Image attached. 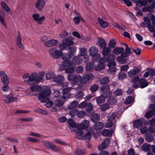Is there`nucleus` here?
Returning <instances> with one entry per match:
<instances>
[{
    "label": "nucleus",
    "instance_id": "1",
    "mask_svg": "<svg viewBox=\"0 0 155 155\" xmlns=\"http://www.w3.org/2000/svg\"><path fill=\"white\" fill-rule=\"evenodd\" d=\"M45 75V73L43 71L39 72L38 75L36 72L33 73L31 74L27 80V84L31 86L30 89L32 91L41 92L42 90V88L36 84L43 80Z\"/></svg>",
    "mask_w": 155,
    "mask_h": 155
},
{
    "label": "nucleus",
    "instance_id": "2",
    "mask_svg": "<svg viewBox=\"0 0 155 155\" xmlns=\"http://www.w3.org/2000/svg\"><path fill=\"white\" fill-rule=\"evenodd\" d=\"M51 90L50 89H44L39 94V100L42 103H46L49 101V96L51 94Z\"/></svg>",
    "mask_w": 155,
    "mask_h": 155
},
{
    "label": "nucleus",
    "instance_id": "3",
    "mask_svg": "<svg viewBox=\"0 0 155 155\" xmlns=\"http://www.w3.org/2000/svg\"><path fill=\"white\" fill-rule=\"evenodd\" d=\"M73 62L72 61H68L67 62H62V64L63 68V70H65L66 73L69 74H73L74 71V68L72 66Z\"/></svg>",
    "mask_w": 155,
    "mask_h": 155
},
{
    "label": "nucleus",
    "instance_id": "4",
    "mask_svg": "<svg viewBox=\"0 0 155 155\" xmlns=\"http://www.w3.org/2000/svg\"><path fill=\"white\" fill-rule=\"evenodd\" d=\"M49 52L52 58L56 59L59 58L62 54V51L61 50H57L54 48H50Z\"/></svg>",
    "mask_w": 155,
    "mask_h": 155
},
{
    "label": "nucleus",
    "instance_id": "5",
    "mask_svg": "<svg viewBox=\"0 0 155 155\" xmlns=\"http://www.w3.org/2000/svg\"><path fill=\"white\" fill-rule=\"evenodd\" d=\"M81 78L79 75L69 74L67 78L68 80L71 81L74 85H75L80 81Z\"/></svg>",
    "mask_w": 155,
    "mask_h": 155
},
{
    "label": "nucleus",
    "instance_id": "6",
    "mask_svg": "<svg viewBox=\"0 0 155 155\" xmlns=\"http://www.w3.org/2000/svg\"><path fill=\"white\" fill-rule=\"evenodd\" d=\"M64 77L63 75H56L54 78L53 81L58 84L59 85L63 86L64 85Z\"/></svg>",
    "mask_w": 155,
    "mask_h": 155
},
{
    "label": "nucleus",
    "instance_id": "7",
    "mask_svg": "<svg viewBox=\"0 0 155 155\" xmlns=\"http://www.w3.org/2000/svg\"><path fill=\"white\" fill-rule=\"evenodd\" d=\"M32 17L34 20L37 21L39 25H41L43 21L45 20V17L42 16L40 17V15L38 14H35L32 15Z\"/></svg>",
    "mask_w": 155,
    "mask_h": 155
},
{
    "label": "nucleus",
    "instance_id": "8",
    "mask_svg": "<svg viewBox=\"0 0 155 155\" xmlns=\"http://www.w3.org/2000/svg\"><path fill=\"white\" fill-rule=\"evenodd\" d=\"M5 97L6 98L4 99V101L5 103L8 104L16 101L18 100L17 97H13V94L12 93H10L7 95Z\"/></svg>",
    "mask_w": 155,
    "mask_h": 155
},
{
    "label": "nucleus",
    "instance_id": "9",
    "mask_svg": "<svg viewBox=\"0 0 155 155\" xmlns=\"http://www.w3.org/2000/svg\"><path fill=\"white\" fill-rule=\"evenodd\" d=\"M42 143L44 146L48 148L51 149L54 151H57L58 150V148L57 147L52 144L49 142L44 141H43Z\"/></svg>",
    "mask_w": 155,
    "mask_h": 155
},
{
    "label": "nucleus",
    "instance_id": "10",
    "mask_svg": "<svg viewBox=\"0 0 155 155\" xmlns=\"http://www.w3.org/2000/svg\"><path fill=\"white\" fill-rule=\"evenodd\" d=\"M71 88L70 87L65 88L62 90L63 95L62 97L64 99L68 98L71 96V94L70 92Z\"/></svg>",
    "mask_w": 155,
    "mask_h": 155
},
{
    "label": "nucleus",
    "instance_id": "11",
    "mask_svg": "<svg viewBox=\"0 0 155 155\" xmlns=\"http://www.w3.org/2000/svg\"><path fill=\"white\" fill-rule=\"evenodd\" d=\"M0 76L1 77V81L3 84L9 83L8 78L7 75L3 71H0Z\"/></svg>",
    "mask_w": 155,
    "mask_h": 155
},
{
    "label": "nucleus",
    "instance_id": "12",
    "mask_svg": "<svg viewBox=\"0 0 155 155\" xmlns=\"http://www.w3.org/2000/svg\"><path fill=\"white\" fill-rule=\"evenodd\" d=\"M45 2L43 0H38L35 4V6L37 10L41 11L44 8Z\"/></svg>",
    "mask_w": 155,
    "mask_h": 155
},
{
    "label": "nucleus",
    "instance_id": "13",
    "mask_svg": "<svg viewBox=\"0 0 155 155\" xmlns=\"http://www.w3.org/2000/svg\"><path fill=\"white\" fill-rule=\"evenodd\" d=\"M58 42V40L54 39H52L48 41L45 43L44 45L46 47H50L56 45Z\"/></svg>",
    "mask_w": 155,
    "mask_h": 155
},
{
    "label": "nucleus",
    "instance_id": "14",
    "mask_svg": "<svg viewBox=\"0 0 155 155\" xmlns=\"http://www.w3.org/2000/svg\"><path fill=\"white\" fill-rule=\"evenodd\" d=\"M140 71V69L137 67H134L133 70L129 71L128 72L129 76L130 78H132L136 75Z\"/></svg>",
    "mask_w": 155,
    "mask_h": 155
},
{
    "label": "nucleus",
    "instance_id": "15",
    "mask_svg": "<svg viewBox=\"0 0 155 155\" xmlns=\"http://www.w3.org/2000/svg\"><path fill=\"white\" fill-rule=\"evenodd\" d=\"M143 123V121L141 119L136 120L133 123V127L134 128H139L142 126Z\"/></svg>",
    "mask_w": 155,
    "mask_h": 155
},
{
    "label": "nucleus",
    "instance_id": "16",
    "mask_svg": "<svg viewBox=\"0 0 155 155\" xmlns=\"http://www.w3.org/2000/svg\"><path fill=\"white\" fill-rule=\"evenodd\" d=\"M113 130L112 129H104L103 130L102 134L105 137H111L113 134Z\"/></svg>",
    "mask_w": 155,
    "mask_h": 155
},
{
    "label": "nucleus",
    "instance_id": "17",
    "mask_svg": "<svg viewBox=\"0 0 155 155\" xmlns=\"http://www.w3.org/2000/svg\"><path fill=\"white\" fill-rule=\"evenodd\" d=\"M138 83L140 85V87L141 88H143L147 87L149 84L148 82L146 81L145 79L143 78L140 79Z\"/></svg>",
    "mask_w": 155,
    "mask_h": 155
},
{
    "label": "nucleus",
    "instance_id": "18",
    "mask_svg": "<svg viewBox=\"0 0 155 155\" xmlns=\"http://www.w3.org/2000/svg\"><path fill=\"white\" fill-rule=\"evenodd\" d=\"M133 53L132 49H131L130 48H125V52H124L123 53H122L120 56L123 57L127 58L129 56V54H131Z\"/></svg>",
    "mask_w": 155,
    "mask_h": 155
},
{
    "label": "nucleus",
    "instance_id": "19",
    "mask_svg": "<svg viewBox=\"0 0 155 155\" xmlns=\"http://www.w3.org/2000/svg\"><path fill=\"white\" fill-rule=\"evenodd\" d=\"M94 126V128L96 130L102 129L104 126V124L101 122H96L95 123Z\"/></svg>",
    "mask_w": 155,
    "mask_h": 155
},
{
    "label": "nucleus",
    "instance_id": "20",
    "mask_svg": "<svg viewBox=\"0 0 155 155\" xmlns=\"http://www.w3.org/2000/svg\"><path fill=\"white\" fill-rule=\"evenodd\" d=\"M62 59L64 61L63 62H67L68 61H72L71 60H70L72 57L71 56L69 53L62 54L61 55Z\"/></svg>",
    "mask_w": 155,
    "mask_h": 155
},
{
    "label": "nucleus",
    "instance_id": "21",
    "mask_svg": "<svg viewBox=\"0 0 155 155\" xmlns=\"http://www.w3.org/2000/svg\"><path fill=\"white\" fill-rule=\"evenodd\" d=\"M124 49L123 48L116 47L113 50V53L117 55L121 54L124 51Z\"/></svg>",
    "mask_w": 155,
    "mask_h": 155
},
{
    "label": "nucleus",
    "instance_id": "22",
    "mask_svg": "<svg viewBox=\"0 0 155 155\" xmlns=\"http://www.w3.org/2000/svg\"><path fill=\"white\" fill-rule=\"evenodd\" d=\"M98 52V49L96 47H91L90 48L88 51L89 55L91 56L97 53Z\"/></svg>",
    "mask_w": 155,
    "mask_h": 155
},
{
    "label": "nucleus",
    "instance_id": "23",
    "mask_svg": "<svg viewBox=\"0 0 155 155\" xmlns=\"http://www.w3.org/2000/svg\"><path fill=\"white\" fill-rule=\"evenodd\" d=\"M100 115L97 113H93L91 116V121L94 123L97 122L99 119Z\"/></svg>",
    "mask_w": 155,
    "mask_h": 155
},
{
    "label": "nucleus",
    "instance_id": "24",
    "mask_svg": "<svg viewBox=\"0 0 155 155\" xmlns=\"http://www.w3.org/2000/svg\"><path fill=\"white\" fill-rule=\"evenodd\" d=\"M83 131L82 130L78 129V130L76 132L75 134V137L76 138L79 140H83Z\"/></svg>",
    "mask_w": 155,
    "mask_h": 155
},
{
    "label": "nucleus",
    "instance_id": "25",
    "mask_svg": "<svg viewBox=\"0 0 155 155\" xmlns=\"http://www.w3.org/2000/svg\"><path fill=\"white\" fill-rule=\"evenodd\" d=\"M98 21L102 28H107L109 25L107 22L104 21L100 18H98Z\"/></svg>",
    "mask_w": 155,
    "mask_h": 155
},
{
    "label": "nucleus",
    "instance_id": "26",
    "mask_svg": "<svg viewBox=\"0 0 155 155\" xmlns=\"http://www.w3.org/2000/svg\"><path fill=\"white\" fill-rule=\"evenodd\" d=\"M102 48V54L104 56H107L111 52V50L110 48L105 47Z\"/></svg>",
    "mask_w": 155,
    "mask_h": 155
},
{
    "label": "nucleus",
    "instance_id": "27",
    "mask_svg": "<svg viewBox=\"0 0 155 155\" xmlns=\"http://www.w3.org/2000/svg\"><path fill=\"white\" fill-rule=\"evenodd\" d=\"M113 25L114 27L122 31H125L127 29L126 27L122 24L120 25L118 23H114Z\"/></svg>",
    "mask_w": 155,
    "mask_h": 155
},
{
    "label": "nucleus",
    "instance_id": "28",
    "mask_svg": "<svg viewBox=\"0 0 155 155\" xmlns=\"http://www.w3.org/2000/svg\"><path fill=\"white\" fill-rule=\"evenodd\" d=\"M73 61L75 64H79L82 62L83 59L81 56H77L73 58Z\"/></svg>",
    "mask_w": 155,
    "mask_h": 155
},
{
    "label": "nucleus",
    "instance_id": "29",
    "mask_svg": "<svg viewBox=\"0 0 155 155\" xmlns=\"http://www.w3.org/2000/svg\"><path fill=\"white\" fill-rule=\"evenodd\" d=\"M77 48L74 46H72L71 47H69V48L68 49V50L69 54L73 57L76 54Z\"/></svg>",
    "mask_w": 155,
    "mask_h": 155
},
{
    "label": "nucleus",
    "instance_id": "30",
    "mask_svg": "<svg viewBox=\"0 0 155 155\" xmlns=\"http://www.w3.org/2000/svg\"><path fill=\"white\" fill-rule=\"evenodd\" d=\"M94 68V63L93 62H90L87 63L86 67V69L87 71H90L93 69Z\"/></svg>",
    "mask_w": 155,
    "mask_h": 155
},
{
    "label": "nucleus",
    "instance_id": "31",
    "mask_svg": "<svg viewBox=\"0 0 155 155\" xmlns=\"http://www.w3.org/2000/svg\"><path fill=\"white\" fill-rule=\"evenodd\" d=\"M94 77L92 74L88 73L84 75L83 77V80L85 82H88Z\"/></svg>",
    "mask_w": 155,
    "mask_h": 155
},
{
    "label": "nucleus",
    "instance_id": "32",
    "mask_svg": "<svg viewBox=\"0 0 155 155\" xmlns=\"http://www.w3.org/2000/svg\"><path fill=\"white\" fill-rule=\"evenodd\" d=\"M105 65L103 63L99 62L97 65L95 70L97 71H101L105 68Z\"/></svg>",
    "mask_w": 155,
    "mask_h": 155
},
{
    "label": "nucleus",
    "instance_id": "33",
    "mask_svg": "<svg viewBox=\"0 0 155 155\" xmlns=\"http://www.w3.org/2000/svg\"><path fill=\"white\" fill-rule=\"evenodd\" d=\"M96 101L97 104L98 105H100L105 101V97L104 96L101 95L97 98Z\"/></svg>",
    "mask_w": 155,
    "mask_h": 155
},
{
    "label": "nucleus",
    "instance_id": "34",
    "mask_svg": "<svg viewBox=\"0 0 155 155\" xmlns=\"http://www.w3.org/2000/svg\"><path fill=\"white\" fill-rule=\"evenodd\" d=\"M98 41L99 45L101 48H102L106 47V41L102 38H99Z\"/></svg>",
    "mask_w": 155,
    "mask_h": 155
},
{
    "label": "nucleus",
    "instance_id": "35",
    "mask_svg": "<svg viewBox=\"0 0 155 155\" xmlns=\"http://www.w3.org/2000/svg\"><path fill=\"white\" fill-rule=\"evenodd\" d=\"M109 81V78L108 77H105L101 79L100 80L99 82L100 84L105 85Z\"/></svg>",
    "mask_w": 155,
    "mask_h": 155
},
{
    "label": "nucleus",
    "instance_id": "36",
    "mask_svg": "<svg viewBox=\"0 0 155 155\" xmlns=\"http://www.w3.org/2000/svg\"><path fill=\"white\" fill-rule=\"evenodd\" d=\"M55 76H56L55 73L54 72L52 71H50L46 74L47 79L48 80L52 79L53 80V81L54 78Z\"/></svg>",
    "mask_w": 155,
    "mask_h": 155
},
{
    "label": "nucleus",
    "instance_id": "37",
    "mask_svg": "<svg viewBox=\"0 0 155 155\" xmlns=\"http://www.w3.org/2000/svg\"><path fill=\"white\" fill-rule=\"evenodd\" d=\"M1 5L3 9L6 12H8L10 11L11 10L10 8L4 2H1Z\"/></svg>",
    "mask_w": 155,
    "mask_h": 155
},
{
    "label": "nucleus",
    "instance_id": "38",
    "mask_svg": "<svg viewBox=\"0 0 155 155\" xmlns=\"http://www.w3.org/2000/svg\"><path fill=\"white\" fill-rule=\"evenodd\" d=\"M141 149L142 150L148 152L150 150L149 145L147 143H145L143 144L141 147Z\"/></svg>",
    "mask_w": 155,
    "mask_h": 155
},
{
    "label": "nucleus",
    "instance_id": "39",
    "mask_svg": "<svg viewBox=\"0 0 155 155\" xmlns=\"http://www.w3.org/2000/svg\"><path fill=\"white\" fill-rule=\"evenodd\" d=\"M145 140L147 142H150L152 141L153 139V137L151 134L148 133L145 135Z\"/></svg>",
    "mask_w": 155,
    "mask_h": 155
},
{
    "label": "nucleus",
    "instance_id": "40",
    "mask_svg": "<svg viewBox=\"0 0 155 155\" xmlns=\"http://www.w3.org/2000/svg\"><path fill=\"white\" fill-rule=\"evenodd\" d=\"M78 102L76 101H74L71 103L68 106V108L71 110L73 109H75V108L77 107Z\"/></svg>",
    "mask_w": 155,
    "mask_h": 155
},
{
    "label": "nucleus",
    "instance_id": "41",
    "mask_svg": "<svg viewBox=\"0 0 155 155\" xmlns=\"http://www.w3.org/2000/svg\"><path fill=\"white\" fill-rule=\"evenodd\" d=\"M68 123L70 127L74 128L76 127V123L74 120L72 119H69Z\"/></svg>",
    "mask_w": 155,
    "mask_h": 155
},
{
    "label": "nucleus",
    "instance_id": "42",
    "mask_svg": "<svg viewBox=\"0 0 155 155\" xmlns=\"http://www.w3.org/2000/svg\"><path fill=\"white\" fill-rule=\"evenodd\" d=\"M133 97L131 96H129L124 101V103L126 104H132L133 103Z\"/></svg>",
    "mask_w": 155,
    "mask_h": 155
},
{
    "label": "nucleus",
    "instance_id": "43",
    "mask_svg": "<svg viewBox=\"0 0 155 155\" xmlns=\"http://www.w3.org/2000/svg\"><path fill=\"white\" fill-rule=\"evenodd\" d=\"M59 48L61 50H64L68 49L69 48V47L65 43H63L59 45Z\"/></svg>",
    "mask_w": 155,
    "mask_h": 155
},
{
    "label": "nucleus",
    "instance_id": "44",
    "mask_svg": "<svg viewBox=\"0 0 155 155\" xmlns=\"http://www.w3.org/2000/svg\"><path fill=\"white\" fill-rule=\"evenodd\" d=\"M75 155H85V152L80 149H77L74 152Z\"/></svg>",
    "mask_w": 155,
    "mask_h": 155
},
{
    "label": "nucleus",
    "instance_id": "45",
    "mask_svg": "<svg viewBox=\"0 0 155 155\" xmlns=\"http://www.w3.org/2000/svg\"><path fill=\"white\" fill-rule=\"evenodd\" d=\"M124 57H122L121 56L117 57V60L118 63L125 64L127 62V59L124 58Z\"/></svg>",
    "mask_w": 155,
    "mask_h": 155
},
{
    "label": "nucleus",
    "instance_id": "46",
    "mask_svg": "<svg viewBox=\"0 0 155 155\" xmlns=\"http://www.w3.org/2000/svg\"><path fill=\"white\" fill-rule=\"evenodd\" d=\"M116 44V42L114 39H111L109 43V48H114Z\"/></svg>",
    "mask_w": 155,
    "mask_h": 155
},
{
    "label": "nucleus",
    "instance_id": "47",
    "mask_svg": "<svg viewBox=\"0 0 155 155\" xmlns=\"http://www.w3.org/2000/svg\"><path fill=\"white\" fill-rule=\"evenodd\" d=\"M91 133L89 132H87L85 135L83 136V140L85 139L86 140L89 141L91 140Z\"/></svg>",
    "mask_w": 155,
    "mask_h": 155
},
{
    "label": "nucleus",
    "instance_id": "48",
    "mask_svg": "<svg viewBox=\"0 0 155 155\" xmlns=\"http://www.w3.org/2000/svg\"><path fill=\"white\" fill-rule=\"evenodd\" d=\"M34 111L35 112H38L44 115H47L48 114V113L46 111L39 108L35 109Z\"/></svg>",
    "mask_w": 155,
    "mask_h": 155
},
{
    "label": "nucleus",
    "instance_id": "49",
    "mask_svg": "<svg viewBox=\"0 0 155 155\" xmlns=\"http://www.w3.org/2000/svg\"><path fill=\"white\" fill-rule=\"evenodd\" d=\"M106 59L107 60V62H111V61H113L115 59V56L112 54H110L108 55L106 57Z\"/></svg>",
    "mask_w": 155,
    "mask_h": 155
},
{
    "label": "nucleus",
    "instance_id": "50",
    "mask_svg": "<svg viewBox=\"0 0 155 155\" xmlns=\"http://www.w3.org/2000/svg\"><path fill=\"white\" fill-rule=\"evenodd\" d=\"M84 96V93L81 91H78L76 94L75 98L77 100L82 98Z\"/></svg>",
    "mask_w": 155,
    "mask_h": 155
},
{
    "label": "nucleus",
    "instance_id": "51",
    "mask_svg": "<svg viewBox=\"0 0 155 155\" xmlns=\"http://www.w3.org/2000/svg\"><path fill=\"white\" fill-rule=\"evenodd\" d=\"M93 108V104L91 103H87L85 108L87 112L91 111Z\"/></svg>",
    "mask_w": 155,
    "mask_h": 155
},
{
    "label": "nucleus",
    "instance_id": "52",
    "mask_svg": "<svg viewBox=\"0 0 155 155\" xmlns=\"http://www.w3.org/2000/svg\"><path fill=\"white\" fill-rule=\"evenodd\" d=\"M93 60L96 62H98L100 60L101 55L98 53L91 56Z\"/></svg>",
    "mask_w": 155,
    "mask_h": 155
},
{
    "label": "nucleus",
    "instance_id": "53",
    "mask_svg": "<svg viewBox=\"0 0 155 155\" xmlns=\"http://www.w3.org/2000/svg\"><path fill=\"white\" fill-rule=\"evenodd\" d=\"M110 105L107 103H105L101 106L100 109L101 111H104L110 107Z\"/></svg>",
    "mask_w": 155,
    "mask_h": 155
},
{
    "label": "nucleus",
    "instance_id": "54",
    "mask_svg": "<svg viewBox=\"0 0 155 155\" xmlns=\"http://www.w3.org/2000/svg\"><path fill=\"white\" fill-rule=\"evenodd\" d=\"M101 89L103 92L109 91L110 90V86L107 84L104 85L101 87Z\"/></svg>",
    "mask_w": 155,
    "mask_h": 155
},
{
    "label": "nucleus",
    "instance_id": "55",
    "mask_svg": "<svg viewBox=\"0 0 155 155\" xmlns=\"http://www.w3.org/2000/svg\"><path fill=\"white\" fill-rule=\"evenodd\" d=\"M72 110L69 112L70 115L72 117L77 115L78 110L76 109H71Z\"/></svg>",
    "mask_w": 155,
    "mask_h": 155
},
{
    "label": "nucleus",
    "instance_id": "56",
    "mask_svg": "<svg viewBox=\"0 0 155 155\" xmlns=\"http://www.w3.org/2000/svg\"><path fill=\"white\" fill-rule=\"evenodd\" d=\"M127 77L126 74L124 72H120L119 73L118 78L119 79L124 80Z\"/></svg>",
    "mask_w": 155,
    "mask_h": 155
},
{
    "label": "nucleus",
    "instance_id": "57",
    "mask_svg": "<svg viewBox=\"0 0 155 155\" xmlns=\"http://www.w3.org/2000/svg\"><path fill=\"white\" fill-rule=\"evenodd\" d=\"M122 92L123 91L121 89L118 88L114 92V94L116 96H117L121 95L122 94Z\"/></svg>",
    "mask_w": 155,
    "mask_h": 155
},
{
    "label": "nucleus",
    "instance_id": "58",
    "mask_svg": "<svg viewBox=\"0 0 155 155\" xmlns=\"http://www.w3.org/2000/svg\"><path fill=\"white\" fill-rule=\"evenodd\" d=\"M64 104V102L60 100H56L54 102V105L57 107L61 106Z\"/></svg>",
    "mask_w": 155,
    "mask_h": 155
},
{
    "label": "nucleus",
    "instance_id": "59",
    "mask_svg": "<svg viewBox=\"0 0 155 155\" xmlns=\"http://www.w3.org/2000/svg\"><path fill=\"white\" fill-rule=\"evenodd\" d=\"M153 115H154V114L152 111L150 110L146 113L145 117L147 119H149Z\"/></svg>",
    "mask_w": 155,
    "mask_h": 155
},
{
    "label": "nucleus",
    "instance_id": "60",
    "mask_svg": "<svg viewBox=\"0 0 155 155\" xmlns=\"http://www.w3.org/2000/svg\"><path fill=\"white\" fill-rule=\"evenodd\" d=\"M99 88V86L97 84H94L91 87L90 90L92 93L96 91Z\"/></svg>",
    "mask_w": 155,
    "mask_h": 155
},
{
    "label": "nucleus",
    "instance_id": "61",
    "mask_svg": "<svg viewBox=\"0 0 155 155\" xmlns=\"http://www.w3.org/2000/svg\"><path fill=\"white\" fill-rule=\"evenodd\" d=\"M80 51L81 56H83L84 58L85 56L87 54V50L85 48H82L80 49Z\"/></svg>",
    "mask_w": 155,
    "mask_h": 155
},
{
    "label": "nucleus",
    "instance_id": "62",
    "mask_svg": "<svg viewBox=\"0 0 155 155\" xmlns=\"http://www.w3.org/2000/svg\"><path fill=\"white\" fill-rule=\"evenodd\" d=\"M116 101V100L115 98L114 97L112 96L108 99L107 101V102L110 104L112 105L114 104Z\"/></svg>",
    "mask_w": 155,
    "mask_h": 155
},
{
    "label": "nucleus",
    "instance_id": "63",
    "mask_svg": "<svg viewBox=\"0 0 155 155\" xmlns=\"http://www.w3.org/2000/svg\"><path fill=\"white\" fill-rule=\"evenodd\" d=\"M85 112L83 110H81L80 111H78L77 116L78 117L81 118H83L85 115Z\"/></svg>",
    "mask_w": 155,
    "mask_h": 155
},
{
    "label": "nucleus",
    "instance_id": "64",
    "mask_svg": "<svg viewBox=\"0 0 155 155\" xmlns=\"http://www.w3.org/2000/svg\"><path fill=\"white\" fill-rule=\"evenodd\" d=\"M108 72L111 74H114V73L117 71V68L115 67L109 68Z\"/></svg>",
    "mask_w": 155,
    "mask_h": 155
}]
</instances>
